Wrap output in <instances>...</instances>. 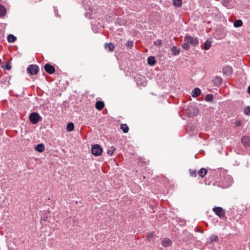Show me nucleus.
<instances>
[{
  "mask_svg": "<svg viewBox=\"0 0 250 250\" xmlns=\"http://www.w3.org/2000/svg\"><path fill=\"white\" fill-rule=\"evenodd\" d=\"M31 123L34 125L38 124L42 119V117L37 112H32L29 116Z\"/></svg>",
  "mask_w": 250,
  "mask_h": 250,
  "instance_id": "nucleus-1",
  "label": "nucleus"
},
{
  "mask_svg": "<svg viewBox=\"0 0 250 250\" xmlns=\"http://www.w3.org/2000/svg\"><path fill=\"white\" fill-rule=\"evenodd\" d=\"M186 113L188 116L189 117H192L198 114V109L194 105H190L187 108Z\"/></svg>",
  "mask_w": 250,
  "mask_h": 250,
  "instance_id": "nucleus-2",
  "label": "nucleus"
},
{
  "mask_svg": "<svg viewBox=\"0 0 250 250\" xmlns=\"http://www.w3.org/2000/svg\"><path fill=\"white\" fill-rule=\"evenodd\" d=\"M39 71V67L36 64H30L27 68V73L30 75H36Z\"/></svg>",
  "mask_w": 250,
  "mask_h": 250,
  "instance_id": "nucleus-3",
  "label": "nucleus"
},
{
  "mask_svg": "<svg viewBox=\"0 0 250 250\" xmlns=\"http://www.w3.org/2000/svg\"><path fill=\"white\" fill-rule=\"evenodd\" d=\"M184 42H188L189 44L196 46L199 44V41L196 38L192 37L190 36H186L184 38Z\"/></svg>",
  "mask_w": 250,
  "mask_h": 250,
  "instance_id": "nucleus-4",
  "label": "nucleus"
},
{
  "mask_svg": "<svg viewBox=\"0 0 250 250\" xmlns=\"http://www.w3.org/2000/svg\"><path fill=\"white\" fill-rule=\"evenodd\" d=\"M92 153L96 156L101 155L103 152V149L99 145H95L92 147L91 148Z\"/></svg>",
  "mask_w": 250,
  "mask_h": 250,
  "instance_id": "nucleus-5",
  "label": "nucleus"
},
{
  "mask_svg": "<svg viewBox=\"0 0 250 250\" xmlns=\"http://www.w3.org/2000/svg\"><path fill=\"white\" fill-rule=\"evenodd\" d=\"M214 213L220 218H223L225 216V211L222 208L220 207H214L212 209Z\"/></svg>",
  "mask_w": 250,
  "mask_h": 250,
  "instance_id": "nucleus-6",
  "label": "nucleus"
},
{
  "mask_svg": "<svg viewBox=\"0 0 250 250\" xmlns=\"http://www.w3.org/2000/svg\"><path fill=\"white\" fill-rule=\"evenodd\" d=\"M45 71L49 74H53L55 71V68L54 66L49 63H46L44 66Z\"/></svg>",
  "mask_w": 250,
  "mask_h": 250,
  "instance_id": "nucleus-7",
  "label": "nucleus"
},
{
  "mask_svg": "<svg viewBox=\"0 0 250 250\" xmlns=\"http://www.w3.org/2000/svg\"><path fill=\"white\" fill-rule=\"evenodd\" d=\"M241 143L246 147H250V137L244 136L241 138Z\"/></svg>",
  "mask_w": 250,
  "mask_h": 250,
  "instance_id": "nucleus-8",
  "label": "nucleus"
},
{
  "mask_svg": "<svg viewBox=\"0 0 250 250\" xmlns=\"http://www.w3.org/2000/svg\"><path fill=\"white\" fill-rule=\"evenodd\" d=\"M222 81L223 80L221 77L216 76L212 80V83L214 86H218L222 84Z\"/></svg>",
  "mask_w": 250,
  "mask_h": 250,
  "instance_id": "nucleus-9",
  "label": "nucleus"
},
{
  "mask_svg": "<svg viewBox=\"0 0 250 250\" xmlns=\"http://www.w3.org/2000/svg\"><path fill=\"white\" fill-rule=\"evenodd\" d=\"M232 69L231 67L229 66H226L223 68V72L227 76H229L231 75L232 73Z\"/></svg>",
  "mask_w": 250,
  "mask_h": 250,
  "instance_id": "nucleus-10",
  "label": "nucleus"
},
{
  "mask_svg": "<svg viewBox=\"0 0 250 250\" xmlns=\"http://www.w3.org/2000/svg\"><path fill=\"white\" fill-rule=\"evenodd\" d=\"M35 150L39 152H42L45 150V146L43 144H39L36 146Z\"/></svg>",
  "mask_w": 250,
  "mask_h": 250,
  "instance_id": "nucleus-11",
  "label": "nucleus"
},
{
  "mask_svg": "<svg viewBox=\"0 0 250 250\" xmlns=\"http://www.w3.org/2000/svg\"><path fill=\"white\" fill-rule=\"evenodd\" d=\"M171 244V240L168 238H165L162 242V245L165 247L170 246Z\"/></svg>",
  "mask_w": 250,
  "mask_h": 250,
  "instance_id": "nucleus-12",
  "label": "nucleus"
},
{
  "mask_svg": "<svg viewBox=\"0 0 250 250\" xmlns=\"http://www.w3.org/2000/svg\"><path fill=\"white\" fill-rule=\"evenodd\" d=\"M201 90L199 88H195L193 89L191 95L193 97H197L201 94Z\"/></svg>",
  "mask_w": 250,
  "mask_h": 250,
  "instance_id": "nucleus-13",
  "label": "nucleus"
},
{
  "mask_svg": "<svg viewBox=\"0 0 250 250\" xmlns=\"http://www.w3.org/2000/svg\"><path fill=\"white\" fill-rule=\"evenodd\" d=\"M211 45V41L209 40H207L206 42L204 43V45H202V49H204L205 50H208Z\"/></svg>",
  "mask_w": 250,
  "mask_h": 250,
  "instance_id": "nucleus-14",
  "label": "nucleus"
},
{
  "mask_svg": "<svg viewBox=\"0 0 250 250\" xmlns=\"http://www.w3.org/2000/svg\"><path fill=\"white\" fill-rule=\"evenodd\" d=\"M6 9L2 4H0V17L3 18L6 14Z\"/></svg>",
  "mask_w": 250,
  "mask_h": 250,
  "instance_id": "nucleus-15",
  "label": "nucleus"
},
{
  "mask_svg": "<svg viewBox=\"0 0 250 250\" xmlns=\"http://www.w3.org/2000/svg\"><path fill=\"white\" fill-rule=\"evenodd\" d=\"M171 54L174 56H177L180 53V49L179 48H177L176 46H173L170 49Z\"/></svg>",
  "mask_w": 250,
  "mask_h": 250,
  "instance_id": "nucleus-16",
  "label": "nucleus"
},
{
  "mask_svg": "<svg viewBox=\"0 0 250 250\" xmlns=\"http://www.w3.org/2000/svg\"><path fill=\"white\" fill-rule=\"evenodd\" d=\"M95 105H96V108L98 110H101L104 107V102L99 101H97Z\"/></svg>",
  "mask_w": 250,
  "mask_h": 250,
  "instance_id": "nucleus-17",
  "label": "nucleus"
},
{
  "mask_svg": "<svg viewBox=\"0 0 250 250\" xmlns=\"http://www.w3.org/2000/svg\"><path fill=\"white\" fill-rule=\"evenodd\" d=\"M207 170L205 168H202L199 170L198 174L201 178H203L207 173Z\"/></svg>",
  "mask_w": 250,
  "mask_h": 250,
  "instance_id": "nucleus-18",
  "label": "nucleus"
},
{
  "mask_svg": "<svg viewBox=\"0 0 250 250\" xmlns=\"http://www.w3.org/2000/svg\"><path fill=\"white\" fill-rule=\"evenodd\" d=\"M104 47L108 49L109 51H112L115 48V46L112 43H106L104 44Z\"/></svg>",
  "mask_w": 250,
  "mask_h": 250,
  "instance_id": "nucleus-19",
  "label": "nucleus"
},
{
  "mask_svg": "<svg viewBox=\"0 0 250 250\" xmlns=\"http://www.w3.org/2000/svg\"><path fill=\"white\" fill-rule=\"evenodd\" d=\"M156 62L155 58L153 56H149L147 58V63L150 65H153Z\"/></svg>",
  "mask_w": 250,
  "mask_h": 250,
  "instance_id": "nucleus-20",
  "label": "nucleus"
},
{
  "mask_svg": "<svg viewBox=\"0 0 250 250\" xmlns=\"http://www.w3.org/2000/svg\"><path fill=\"white\" fill-rule=\"evenodd\" d=\"M17 38L12 34H10L7 37V41L9 42H14L16 40Z\"/></svg>",
  "mask_w": 250,
  "mask_h": 250,
  "instance_id": "nucleus-21",
  "label": "nucleus"
},
{
  "mask_svg": "<svg viewBox=\"0 0 250 250\" xmlns=\"http://www.w3.org/2000/svg\"><path fill=\"white\" fill-rule=\"evenodd\" d=\"M74 128V125L73 123H69L67 124L66 129L67 131L70 132L73 130Z\"/></svg>",
  "mask_w": 250,
  "mask_h": 250,
  "instance_id": "nucleus-22",
  "label": "nucleus"
},
{
  "mask_svg": "<svg viewBox=\"0 0 250 250\" xmlns=\"http://www.w3.org/2000/svg\"><path fill=\"white\" fill-rule=\"evenodd\" d=\"M243 24V22L241 20H236L234 22V26L235 27H241Z\"/></svg>",
  "mask_w": 250,
  "mask_h": 250,
  "instance_id": "nucleus-23",
  "label": "nucleus"
},
{
  "mask_svg": "<svg viewBox=\"0 0 250 250\" xmlns=\"http://www.w3.org/2000/svg\"><path fill=\"white\" fill-rule=\"evenodd\" d=\"M173 5L177 7H180L182 6V0H173Z\"/></svg>",
  "mask_w": 250,
  "mask_h": 250,
  "instance_id": "nucleus-24",
  "label": "nucleus"
},
{
  "mask_svg": "<svg viewBox=\"0 0 250 250\" xmlns=\"http://www.w3.org/2000/svg\"><path fill=\"white\" fill-rule=\"evenodd\" d=\"M121 128L123 130L124 133H127L129 130V128L126 124L122 125Z\"/></svg>",
  "mask_w": 250,
  "mask_h": 250,
  "instance_id": "nucleus-25",
  "label": "nucleus"
},
{
  "mask_svg": "<svg viewBox=\"0 0 250 250\" xmlns=\"http://www.w3.org/2000/svg\"><path fill=\"white\" fill-rule=\"evenodd\" d=\"M133 45V42L132 41H128L125 44L127 49H131Z\"/></svg>",
  "mask_w": 250,
  "mask_h": 250,
  "instance_id": "nucleus-26",
  "label": "nucleus"
},
{
  "mask_svg": "<svg viewBox=\"0 0 250 250\" xmlns=\"http://www.w3.org/2000/svg\"><path fill=\"white\" fill-rule=\"evenodd\" d=\"M205 100L207 102H211L213 100V96L211 94H207L205 97Z\"/></svg>",
  "mask_w": 250,
  "mask_h": 250,
  "instance_id": "nucleus-27",
  "label": "nucleus"
},
{
  "mask_svg": "<svg viewBox=\"0 0 250 250\" xmlns=\"http://www.w3.org/2000/svg\"><path fill=\"white\" fill-rule=\"evenodd\" d=\"M244 114L246 115L250 116V106H247L244 110Z\"/></svg>",
  "mask_w": 250,
  "mask_h": 250,
  "instance_id": "nucleus-28",
  "label": "nucleus"
},
{
  "mask_svg": "<svg viewBox=\"0 0 250 250\" xmlns=\"http://www.w3.org/2000/svg\"><path fill=\"white\" fill-rule=\"evenodd\" d=\"M2 68H4L5 69L10 70L11 69V65L10 62H7L5 65H2Z\"/></svg>",
  "mask_w": 250,
  "mask_h": 250,
  "instance_id": "nucleus-29",
  "label": "nucleus"
},
{
  "mask_svg": "<svg viewBox=\"0 0 250 250\" xmlns=\"http://www.w3.org/2000/svg\"><path fill=\"white\" fill-rule=\"evenodd\" d=\"M182 47L183 49L188 50L190 47V45L189 44L188 42H185L182 45Z\"/></svg>",
  "mask_w": 250,
  "mask_h": 250,
  "instance_id": "nucleus-30",
  "label": "nucleus"
},
{
  "mask_svg": "<svg viewBox=\"0 0 250 250\" xmlns=\"http://www.w3.org/2000/svg\"><path fill=\"white\" fill-rule=\"evenodd\" d=\"M154 232H150L149 233H147V239L148 240V241H150L153 237L154 236Z\"/></svg>",
  "mask_w": 250,
  "mask_h": 250,
  "instance_id": "nucleus-31",
  "label": "nucleus"
},
{
  "mask_svg": "<svg viewBox=\"0 0 250 250\" xmlns=\"http://www.w3.org/2000/svg\"><path fill=\"white\" fill-rule=\"evenodd\" d=\"M190 175L192 177H196L197 175L196 170L195 169H189Z\"/></svg>",
  "mask_w": 250,
  "mask_h": 250,
  "instance_id": "nucleus-32",
  "label": "nucleus"
},
{
  "mask_svg": "<svg viewBox=\"0 0 250 250\" xmlns=\"http://www.w3.org/2000/svg\"><path fill=\"white\" fill-rule=\"evenodd\" d=\"M209 239L211 242H216L218 240V237L215 235H212L209 237Z\"/></svg>",
  "mask_w": 250,
  "mask_h": 250,
  "instance_id": "nucleus-33",
  "label": "nucleus"
},
{
  "mask_svg": "<svg viewBox=\"0 0 250 250\" xmlns=\"http://www.w3.org/2000/svg\"><path fill=\"white\" fill-rule=\"evenodd\" d=\"M115 149L116 148L114 146H112L110 149L107 150V153L108 154L111 156L113 154L114 151L115 150Z\"/></svg>",
  "mask_w": 250,
  "mask_h": 250,
  "instance_id": "nucleus-34",
  "label": "nucleus"
},
{
  "mask_svg": "<svg viewBox=\"0 0 250 250\" xmlns=\"http://www.w3.org/2000/svg\"><path fill=\"white\" fill-rule=\"evenodd\" d=\"M115 23H117L119 25L121 26L124 24L125 22L124 20L121 19H118Z\"/></svg>",
  "mask_w": 250,
  "mask_h": 250,
  "instance_id": "nucleus-35",
  "label": "nucleus"
},
{
  "mask_svg": "<svg viewBox=\"0 0 250 250\" xmlns=\"http://www.w3.org/2000/svg\"><path fill=\"white\" fill-rule=\"evenodd\" d=\"M162 41L160 40H157L155 41V43H154V44L155 45H156V46L158 47V46H160L162 44Z\"/></svg>",
  "mask_w": 250,
  "mask_h": 250,
  "instance_id": "nucleus-36",
  "label": "nucleus"
},
{
  "mask_svg": "<svg viewBox=\"0 0 250 250\" xmlns=\"http://www.w3.org/2000/svg\"><path fill=\"white\" fill-rule=\"evenodd\" d=\"M241 124V122H238L236 123V126H240Z\"/></svg>",
  "mask_w": 250,
  "mask_h": 250,
  "instance_id": "nucleus-37",
  "label": "nucleus"
},
{
  "mask_svg": "<svg viewBox=\"0 0 250 250\" xmlns=\"http://www.w3.org/2000/svg\"><path fill=\"white\" fill-rule=\"evenodd\" d=\"M248 92L250 95V85L249 86V87L248 88Z\"/></svg>",
  "mask_w": 250,
  "mask_h": 250,
  "instance_id": "nucleus-38",
  "label": "nucleus"
},
{
  "mask_svg": "<svg viewBox=\"0 0 250 250\" xmlns=\"http://www.w3.org/2000/svg\"><path fill=\"white\" fill-rule=\"evenodd\" d=\"M227 2H225V3H224V5H225V6H226V7H227V6H228V4H227Z\"/></svg>",
  "mask_w": 250,
  "mask_h": 250,
  "instance_id": "nucleus-39",
  "label": "nucleus"
}]
</instances>
